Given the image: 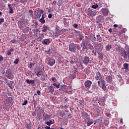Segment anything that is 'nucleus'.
Here are the masks:
<instances>
[{
  "mask_svg": "<svg viewBox=\"0 0 129 129\" xmlns=\"http://www.w3.org/2000/svg\"><path fill=\"white\" fill-rule=\"evenodd\" d=\"M82 47H83L82 50H94V47L93 45L91 44H88L87 42H83L81 44Z\"/></svg>",
  "mask_w": 129,
  "mask_h": 129,
  "instance_id": "nucleus-1",
  "label": "nucleus"
},
{
  "mask_svg": "<svg viewBox=\"0 0 129 129\" xmlns=\"http://www.w3.org/2000/svg\"><path fill=\"white\" fill-rule=\"evenodd\" d=\"M6 76L8 79H14V75H13V71L11 69L7 70L6 73Z\"/></svg>",
  "mask_w": 129,
  "mask_h": 129,
  "instance_id": "nucleus-2",
  "label": "nucleus"
},
{
  "mask_svg": "<svg viewBox=\"0 0 129 129\" xmlns=\"http://www.w3.org/2000/svg\"><path fill=\"white\" fill-rule=\"evenodd\" d=\"M95 78L96 81H101V80H104L102 79V75H101V74L99 73V72L96 73Z\"/></svg>",
  "mask_w": 129,
  "mask_h": 129,
  "instance_id": "nucleus-3",
  "label": "nucleus"
},
{
  "mask_svg": "<svg viewBox=\"0 0 129 129\" xmlns=\"http://www.w3.org/2000/svg\"><path fill=\"white\" fill-rule=\"evenodd\" d=\"M69 51L75 53L76 52V45L73 43H70L69 45Z\"/></svg>",
  "mask_w": 129,
  "mask_h": 129,
  "instance_id": "nucleus-4",
  "label": "nucleus"
},
{
  "mask_svg": "<svg viewBox=\"0 0 129 129\" xmlns=\"http://www.w3.org/2000/svg\"><path fill=\"white\" fill-rule=\"evenodd\" d=\"M62 31L60 30L59 29H55V32L53 34V37L54 38H58L60 35H61Z\"/></svg>",
  "mask_w": 129,
  "mask_h": 129,
  "instance_id": "nucleus-5",
  "label": "nucleus"
},
{
  "mask_svg": "<svg viewBox=\"0 0 129 129\" xmlns=\"http://www.w3.org/2000/svg\"><path fill=\"white\" fill-rule=\"evenodd\" d=\"M18 24L20 29H24V28L26 27V25H24L25 24V21L24 20H19Z\"/></svg>",
  "mask_w": 129,
  "mask_h": 129,
  "instance_id": "nucleus-6",
  "label": "nucleus"
},
{
  "mask_svg": "<svg viewBox=\"0 0 129 129\" xmlns=\"http://www.w3.org/2000/svg\"><path fill=\"white\" fill-rule=\"evenodd\" d=\"M92 84V82L90 80H87L84 83L85 88H87V89H89V88H90Z\"/></svg>",
  "mask_w": 129,
  "mask_h": 129,
  "instance_id": "nucleus-7",
  "label": "nucleus"
},
{
  "mask_svg": "<svg viewBox=\"0 0 129 129\" xmlns=\"http://www.w3.org/2000/svg\"><path fill=\"white\" fill-rule=\"evenodd\" d=\"M100 83L102 84V88L103 90H106V86H105V81L104 80H101V81H98V85H100Z\"/></svg>",
  "mask_w": 129,
  "mask_h": 129,
  "instance_id": "nucleus-8",
  "label": "nucleus"
},
{
  "mask_svg": "<svg viewBox=\"0 0 129 129\" xmlns=\"http://www.w3.org/2000/svg\"><path fill=\"white\" fill-rule=\"evenodd\" d=\"M55 90V87L51 85L50 86L47 87V89L46 90H48V92L51 93V94H53V93L54 92Z\"/></svg>",
  "mask_w": 129,
  "mask_h": 129,
  "instance_id": "nucleus-9",
  "label": "nucleus"
},
{
  "mask_svg": "<svg viewBox=\"0 0 129 129\" xmlns=\"http://www.w3.org/2000/svg\"><path fill=\"white\" fill-rule=\"evenodd\" d=\"M43 71H44V66L42 68L41 71H37L36 73V76L37 77H40L41 76H44V74H43Z\"/></svg>",
  "mask_w": 129,
  "mask_h": 129,
  "instance_id": "nucleus-10",
  "label": "nucleus"
},
{
  "mask_svg": "<svg viewBox=\"0 0 129 129\" xmlns=\"http://www.w3.org/2000/svg\"><path fill=\"white\" fill-rule=\"evenodd\" d=\"M87 15L89 17H94L96 14L95 13V12L92 11V10H89L87 12Z\"/></svg>",
  "mask_w": 129,
  "mask_h": 129,
  "instance_id": "nucleus-11",
  "label": "nucleus"
},
{
  "mask_svg": "<svg viewBox=\"0 0 129 129\" xmlns=\"http://www.w3.org/2000/svg\"><path fill=\"white\" fill-rule=\"evenodd\" d=\"M89 62H90V58H89V57L85 56L83 60L84 64H85V65H88Z\"/></svg>",
  "mask_w": 129,
  "mask_h": 129,
  "instance_id": "nucleus-12",
  "label": "nucleus"
},
{
  "mask_svg": "<svg viewBox=\"0 0 129 129\" xmlns=\"http://www.w3.org/2000/svg\"><path fill=\"white\" fill-rule=\"evenodd\" d=\"M47 64H49V66H53V65L55 64L54 59L52 58H49Z\"/></svg>",
  "mask_w": 129,
  "mask_h": 129,
  "instance_id": "nucleus-13",
  "label": "nucleus"
},
{
  "mask_svg": "<svg viewBox=\"0 0 129 129\" xmlns=\"http://www.w3.org/2000/svg\"><path fill=\"white\" fill-rule=\"evenodd\" d=\"M44 34H45V33H41L39 35H37L36 36L37 41H41V40L45 37Z\"/></svg>",
  "mask_w": 129,
  "mask_h": 129,
  "instance_id": "nucleus-14",
  "label": "nucleus"
},
{
  "mask_svg": "<svg viewBox=\"0 0 129 129\" xmlns=\"http://www.w3.org/2000/svg\"><path fill=\"white\" fill-rule=\"evenodd\" d=\"M101 11L102 12L103 16L105 17H106V16L108 15V10H107V8H102Z\"/></svg>",
  "mask_w": 129,
  "mask_h": 129,
  "instance_id": "nucleus-15",
  "label": "nucleus"
},
{
  "mask_svg": "<svg viewBox=\"0 0 129 129\" xmlns=\"http://www.w3.org/2000/svg\"><path fill=\"white\" fill-rule=\"evenodd\" d=\"M121 56L124 58V59H127V51L125 50H123V52L121 53Z\"/></svg>",
  "mask_w": 129,
  "mask_h": 129,
  "instance_id": "nucleus-16",
  "label": "nucleus"
},
{
  "mask_svg": "<svg viewBox=\"0 0 129 129\" xmlns=\"http://www.w3.org/2000/svg\"><path fill=\"white\" fill-rule=\"evenodd\" d=\"M32 29H37L38 27V22L33 21L31 24Z\"/></svg>",
  "mask_w": 129,
  "mask_h": 129,
  "instance_id": "nucleus-17",
  "label": "nucleus"
},
{
  "mask_svg": "<svg viewBox=\"0 0 129 129\" xmlns=\"http://www.w3.org/2000/svg\"><path fill=\"white\" fill-rule=\"evenodd\" d=\"M106 81L108 83H111L112 82V77L111 76H108L106 78Z\"/></svg>",
  "mask_w": 129,
  "mask_h": 129,
  "instance_id": "nucleus-18",
  "label": "nucleus"
},
{
  "mask_svg": "<svg viewBox=\"0 0 129 129\" xmlns=\"http://www.w3.org/2000/svg\"><path fill=\"white\" fill-rule=\"evenodd\" d=\"M48 29H49V27H48V26L46 25H43L42 28V32H43L42 33L47 32V31H48Z\"/></svg>",
  "mask_w": 129,
  "mask_h": 129,
  "instance_id": "nucleus-19",
  "label": "nucleus"
},
{
  "mask_svg": "<svg viewBox=\"0 0 129 129\" xmlns=\"http://www.w3.org/2000/svg\"><path fill=\"white\" fill-rule=\"evenodd\" d=\"M43 119L45 121H48L49 119H50V115H48L47 114H45V115H43Z\"/></svg>",
  "mask_w": 129,
  "mask_h": 129,
  "instance_id": "nucleus-20",
  "label": "nucleus"
},
{
  "mask_svg": "<svg viewBox=\"0 0 129 129\" xmlns=\"http://www.w3.org/2000/svg\"><path fill=\"white\" fill-rule=\"evenodd\" d=\"M6 83L8 84V86L11 89H14V86H12L13 84H14V81H11L10 83H8V82H6Z\"/></svg>",
  "mask_w": 129,
  "mask_h": 129,
  "instance_id": "nucleus-21",
  "label": "nucleus"
},
{
  "mask_svg": "<svg viewBox=\"0 0 129 129\" xmlns=\"http://www.w3.org/2000/svg\"><path fill=\"white\" fill-rule=\"evenodd\" d=\"M42 43L44 45H49L50 44V40L49 39H44Z\"/></svg>",
  "mask_w": 129,
  "mask_h": 129,
  "instance_id": "nucleus-22",
  "label": "nucleus"
},
{
  "mask_svg": "<svg viewBox=\"0 0 129 129\" xmlns=\"http://www.w3.org/2000/svg\"><path fill=\"white\" fill-rule=\"evenodd\" d=\"M67 88V86L65 85H62L60 86V87L59 89V90H60V91H64V90H65Z\"/></svg>",
  "mask_w": 129,
  "mask_h": 129,
  "instance_id": "nucleus-23",
  "label": "nucleus"
},
{
  "mask_svg": "<svg viewBox=\"0 0 129 129\" xmlns=\"http://www.w3.org/2000/svg\"><path fill=\"white\" fill-rule=\"evenodd\" d=\"M26 39H27V34H22V35L21 36L20 40H21L22 42H24V41H25V40Z\"/></svg>",
  "mask_w": 129,
  "mask_h": 129,
  "instance_id": "nucleus-24",
  "label": "nucleus"
},
{
  "mask_svg": "<svg viewBox=\"0 0 129 129\" xmlns=\"http://www.w3.org/2000/svg\"><path fill=\"white\" fill-rule=\"evenodd\" d=\"M96 41H97V42H102V38L100 36V35L98 34L96 35Z\"/></svg>",
  "mask_w": 129,
  "mask_h": 129,
  "instance_id": "nucleus-25",
  "label": "nucleus"
},
{
  "mask_svg": "<svg viewBox=\"0 0 129 129\" xmlns=\"http://www.w3.org/2000/svg\"><path fill=\"white\" fill-rule=\"evenodd\" d=\"M102 73H103L104 75H106L107 74V73L108 72V70L106 68H104L102 69Z\"/></svg>",
  "mask_w": 129,
  "mask_h": 129,
  "instance_id": "nucleus-26",
  "label": "nucleus"
},
{
  "mask_svg": "<svg viewBox=\"0 0 129 129\" xmlns=\"http://www.w3.org/2000/svg\"><path fill=\"white\" fill-rule=\"evenodd\" d=\"M26 126L28 129H31V121L28 120L26 122Z\"/></svg>",
  "mask_w": 129,
  "mask_h": 129,
  "instance_id": "nucleus-27",
  "label": "nucleus"
},
{
  "mask_svg": "<svg viewBox=\"0 0 129 129\" xmlns=\"http://www.w3.org/2000/svg\"><path fill=\"white\" fill-rule=\"evenodd\" d=\"M41 25H44L45 24V19L44 18V15H42L41 18L39 20Z\"/></svg>",
  "mask_w": 129,
  "mask_h": 129,
  "instance_id": "nucleus-28",
  "label": "nucleus"
},
{
  "mask_svg": "<svg viewBox=\"0 0 129 129\" xmlns=\"http://www.w3.org/2000/svg\"><path fill=\"white\" fill-rule=\"evenodd\" d=\"M92 123H93V121L92 120L90 119V118H88L87 126H89L91 125V124H92Z\"/></svg>",
  "mask_w": 129,
  "mask_h": 129,
  "instance_id": "nucleus-29",
  "label": "nucleus"
},
{
  "mask_svg": "<svg viewBox=\"0 0 129 129\" xmlns=\"http://www.w3.org/2000/svg\"><path fill=\"white\" fill-rule=\"evenodd\" d=\"M32 32H33L34 33V37H36V36L38 35V29L37 28H34V29H33Z\"/></svg>",
  "mask_w": 129,
  "mask_h": 129,
  "instance_id": "nucleus-30",
  "label": "nucleus"
},
{
  "mask_svg": "<svg viewBox=\"0 0 129 129\" xmlns=\"http://www.w3.org/2000/svg\"><path fill=\"white\" fill-rule=\"evenodd\" d=\"M26 82L28 83V84H34V83H35V80H30H30L27 79L26 80Z\"/></svg>",
  "mask_w": 129,
  "mask_h": 129,
  "instance_id": "nucleus-31",
  "label": "nucleus"
},
{
  "mask_svg": "<svg viewBox=\"0 0 129 129\" xmlns=\"http://www.w3.org/2000/svg\"><path fill=\"white\" fill-rule=\"evenodd\" d=\"M24 33H29V31H31V28L29 27H25V28L23 30Z\"/></svg>",
  "mask_w": 129,
  "mask_h": 129,
  "instance_id": "nucleus-32",
  "label": "nucleus"
},
{
  "mask_svg": "<svg viewBox=\"0 0 129 129\" xmlns=\"http://www.w3.org/2000/svg\"><path fill=\"white\" fill-rule=\"evenodd\" d=\"M62 21L63 22L64 26H68V25H69V22H67V19H66V18H63Z\"/></svg>",
  "mask_w": 129,
  "mask_h": 129,
  "instance_id": "nucleus-33",
  "label": "nucleus"
},
{
  "mask_svg": "<svg viewBox=\"0 0 129 129\" xmlns=\"http://www.w3.org/2000/svg\"><path fill=\"white\" fill-rule=\"evenodd\" d=\"M112 46L110 44H108L106 46L105 49L106 51H110V49H111Z\"/></svg>",
  "mask_w": 129,
  "mask_h": 129,
  "instance_id": "nucleus-34",
  "label": "nucleus"
},
{
  "mask_svg": "<svg viewBox=\"0 0 129 129\" xmlns=\"http://www.w3.org/2000/svg\"><path fill=\"white\" fill-rule=\"evenodd\" d=\"M90 40H91V41H96V37H95V35L92 34L90 35Z\"/></svg>",
  "mask_w": 129,
  "mask_h": 129,
  "instance_id": "nucleus-35",
  "label": "nucleus"
},
{
  "mask_svg": "<svg viewBox=\"0 0 129 129\" xmlns=\"http://www.w3.org/2000/svg\"><path fill=\"white\" fill-rule=\"evenodd\" d=\"M102 20V16H98L97 18V21H98V23H100L101 22V20Z\"/></svg>",
  "mask_w": 129,
  "mask_h": 129,
  "instance_id": "nucleus-36",
  "label": "nucleus"
},
{
  "mask_svg": "<svg viewBox=\"0 0 129 129\" xmlns=\"http://www.w3.org/2000/svg\"><path fill=\"white\" fill-rule=\"evenodd\" d=\"M124 69L125 70H128V63H125L123 64Z\"/></svg>",
  "mask_w": 129,
  "mask_h": 129,
  "instance_id": "nucleus-37",
  "label": "nucleus"
},
{
  "mask_svg": "<svg viewBox=\"0 0 129 129\" xmlns=\"http://www.w3.org/2000/svg\"><path fill=\"white\" fill-rule=\"evenodd\" d=\"M98 57L100 59H103V53L99 52L98 53Z\"/></svg>",
  "mask_w": 129,
  "mask_h": 129,
  "instance_id": "nucleus-38",
  "label": "nucleus"
},
{
  "mask_svg": "<svg viewBox=\"0 0 129 129\" xmlns=\"http://www.w3.org/2000/svg\"><path fill=\"white\" fill-rule=\"evenodd\" d=\"M123 48L121 47H118V52H119V53H120V54H121V53H122L123 52Z\"/></svg>",
  "mask_w": 129,
  "mask_h": 129,
  "instance_id": "nucleus-39",
  "label": "nucleus"
},
{
  "mask_svg": "<svg viewBox=\"0 0 129 129\" xmlns=\"http://www.w3.org/2000/svg\"><path fill=\"white\" fill-rule=\"evenodd\" d=\"M37 119H42L43 118V116H42V114L39 113L37 115Z\"/></svg>",
  "mask_w": 129,
  "mask_h": 129,
  "instance_id": "nucleus-40",
  "label": "nucleus"
},
{
  "mask_svg": "<svg viewBox=\"0 0 129 129\" xmlns=\"http://www.w3.org/2000/svg\"><path fill=\"white\" fill-rule=\"evenodd\" d=\"M53 85V86H55L57 89L58 88H60V84L57 85L56 83H54Z\"/></svg>",
  "mask_w": 129,
  "mask_h": 129,
  "instance_id": "nucleus-41",
  "label": "nucleus"
},
{
  "mask_svg": "<svg viewBox=\"0 0 129 129\" xmlns=\"http://www.w3.org/2000/svg\"><path fill=\"white\" fill-rule=\"evenodd\" d=\"M83 116L84 117H85V118H88V114H87V113H84L83 114Z\"/></svg>",
  "mask_w": 129,
  "mask_h": 129,
  "instance_id": "nucleus-42",
  "label": "nucleus"
},
{
  "mask_svg": "<svg viewBox=\"0 0 129 129\" xmlns=\"http://www.w3.org/2000/svg\"><path fill=\"white\" fill-rule=\"evenodd\" d=\"M93 89H94V90H97L98 89V87L96 85H94L93 87Z\"/></svg>",
  "mask_w": 129,
  "mask_h": 129,
  "instance_id": "nucleus-43",
  "label": "nucleus"
},
{
  "mask_svg": "<svg viewBox=\"0 0 129 129\" xmlns=\"http://www.w3.org/2000/svg\"><path fill=\"white\" fill-rule=\"evenodd\" d=\"M92 9H97V8H98V5H97V4L92 5Z\"/></svg>",
  "mask_w": 129,
  "mask_h": 129,
  "instance_id": "nucleus-44",
  "label": "nucleus"
},
{
  "mask_svg": "<svg viewBox=\"0 0 129 129\" xmlns=\"http://www.w3.org/2000/svg\"><path fill=\"white\" fill-rule=\"evenodd\" d=\"M9 10H10L9 13H10V14H14V10H13V8H9Z\"/></svg>",
  "mask_w": 129,
  "mask_h": 129,
  "instance_id": "nucleus-45",
  "label": "nucleus"
},
{
  "mask_svg": "<svg viewBox=\"0 0 129 129\" xmlns=\"http://www.w3.org/2000/svg\"><path fill=\"white\" fill-rule=\"evenodd\" d=\"M5 22V19H4V18L2 17L0 19V25L2 24V23H4Z\"/></svg>",
  "mask_w": 129,
  "mask_h": 129,
  "instance_id": "nucleus-46",
  "label": "nucleus"
},
{
  "mask_svg": "<svg viewBox=\"0 0 129 129\" xmlns=\"http://www.w3.org/2000/svg\"><path fill=\"white\" fill-rule=\"evenodd\" d=\"M51 79H52V81H53V82H57V79L54 77H52L51 78Z\"/></svg>",
  "mask_w": 129,
  "mask_h": 129,
  "instance_id": "nucleus-47",
  "label": "nucleus"
},
{
  "mask_svg": "<svg viewBox=\"0 0 129 129\" xmlns=\"http://www.w3.org/2000/svg\"><path fill=\"white\" fill-rule=\"evenodd\" d=\"M126 50L127 52V59H128V60H129V48H127V49H126Z\"/></svg>",
  "mask_w": 129,
  "mask_h": 129,
  "instance_id": "nucleus-48",
  "label": "nucleus"
},
{
  "mask_svg": "<svg viewBox=\"0 0 129 129\" xmlns=\"http://www.w3.org/2000/svg\"><path fill=\"white\" fill-rule=\"evenodd\" d=\"M11 42L12 44H16V39L14 38L13 40H11Z\"/></svg>",
  "mask_w": 129,
  "mask_h": 129,
  "instance_id": "nucleus-49",
  "label": "nucleus"
},
{
  "mask_svg": "<svg viewBox=\"0 0 129 129\" xmlns=\"http://www.w3.org/2000/svg\"><path fill=\"white\" fill-rule=\"evenodd\" d=\"M19 63V58H16L14 61V64H18Z\"/></svg>",
  "mask_w": 129,
  "mask_h": 129,
  "instance_id": "nucleus-50",
  "label": "nucleus"
},
{
  "mask_svg": "<svg viewBox=\"0 0 129 129\" xmlns=\"http://www.w3.org/2000/svg\"><path fill=\"white\" fill-rule=\"evenodd\" d=\"M45 123H46V124H47L49 126H50V125H51V123L49 122V121L45 122Z\"/></svg>",
  "mask_w": 129,
  "mask_h": 129,
  "instance_id": "nucleus-51",
  "label": "nucleus"
},
{
  "mask_svg": "<svg viewBox=\"0 0 129 129\" xmlns=\"http://www.w3.org/2000/svg\"><path fill=\"white\" fill-rule=\"evenodd\" d=\"M51 50L49 49L47 51V54L48 55H51L52 54V52L50 51Z\"/></svg>",
  "mask_w": 129,
  "mask_h": 129,
  "instance_id": "nucleus-52",
  "label": "nucleus"
},
{
  "mask_svg": "<svg viewBox=\"0 0 129 129\" xmlns=\"http://www.w3.org/2000/svg\"><path fill=\"white\" fill-rule=\"evenodd\" d=\"M41 16H42L41 14H37V15H36L37 19H40V18H41Z\"/></svg>",
  "mask_w": 129,
  "mask_h": 129,
  "instance_id": "nucleus-53",
  "label": "nucleus"
},
{
  "mask_svg": "<svg viewBox=\"0 0 129 129\" xmlns=\"http://www.w3.org/2000/svg\"><path fill=\"white\" fill-rule=\"evenodd\" d=\"M26 104H28V100H25L22 105H26Z\"/></svg>",
  "mask_w": 129,
  "mask_h": 129,
  "instance_id": "nucleus-54",
  "label": "nucleus"
},
{
  "mask_svg": "<svg viewBox=\"0 0 129 129\" xmlns=\"http://www.w3.org/2000/svg\"><path fill=\"white\" fill-rule=\"evenodd\" d=\"M70 63H71V64H74V59H73V58H72L71 59Z\"/></svg>",
  "mask_w": 129,
  "mask_h": 129,
  "instance_id": "nucleus-55",
  "label": "nucleus"
},
{
  "mask_svg": "<svg viewBox=\"0 0 129 129\" xmlns=\"http://www.w3.org/2000/svg\"><path fill=\"white\" fill-rule=\"evenodd\" d=\"M3 60H4V57H3V56L0 55V62H2V61H3Z\"/></svg>",
  "mask_w": 129,
  "mask_h": 129,
  "instance_id": "nucleus-56",
  "label": "nucleus"
},
{
  "mask_svg": "<svg viewBox=\"0 0 129 129\" xmlns=\"http://www.w3.org/2000/svg\"><path fill=\"white\" fill-rule=\"evenodd\" d=\"M49 122L51 124H53V123H54V119H52V120H49Z\"/></svg>",
  "mask_w": 129,
  "mask_h": 129,
  "instance_id": "nucleus-57",
  "label": "nucleus"
},
{
  "mask_svg": "<svg viewBox=\"0 0 129 129\" xmlns=\"http://www.w3.org/2000/svg\"><path fill=\"white\" fill-rule=\"evenodd\" d=\"M67 31H69L68 29H62V32H63V33H64V32H67Z\"/></svg>",
  "mask_w": 129,
  "mask_h": 129,
  "instance_id": "nucleus-58",
  "label": "nucleus"
},
{
  "mask_svg": "<svg viewBox=\"0 0 129 129\" xmlns=\"http://www.w3.org/2000/svg\"><path fill=\"white\" fill-rule=\"evenodd\" d=\"M7 54V55H8V56L12 55V53L10 51H9V50L8 51Z\"/></svg>",
  "mask_w": 129,
  "mask_h": 129,
  "instance_id": "nucleus-59",
  "label": "nucleus"
},
{
  "mask_svg": "<svg viewBox=\"0 0 129 129\" xmlns=\"http://www.w3.org/2000/svg\"><path fill=\"white\" fill-rule=\"evenodd\" d=\"M48 18H49V19H52V14H48Z\"/></svg>",
  "mask_w": 129,
  "mask_h": 129,
  "instance_id": "nucleus-60",
  "label": "nucleus"
},
{
  "mask_svg": "<svg viewBox=\"0 0 129 129\" xmlns=\"http://www.w3.org/2000/svg\"><path fill=\"white\" fill-rule=\"evenodd\" d=\"M36 92L38 95H41V92L40 91L37 90Z\"/></svg>",
  "mask_w": 129,
  "mask_h": 129,
  "instance_id": "nucleus-61",
  "label": "nucleus"
},
{
  "mask_svg": "<svg viewBox=\"0 0 129 129\" xmlns=\"http://www.w3.org/2000/svg\"><path fill=\"white\" fill-rule=\"evenodd\" d=\"M34 107H36V105H37V101H34V103H33Z\"/></svg>",
  "mask_w": 129,
  "mask_h": 129,
  "instance_id": "nucleus-62",
  "label": "nucleus"
},
{
  "mask_svg": "<svg viewBox=\"0 0 129 129\" xmlns=\"http://www.w3.org/2000/svg\"><path fill=\"white\" fill-rule=\"evenodd\" d=\"M74 27L75 28H77V27H78V24H76V23L74 24Z\"/></svg>",
  "mask_w": 129,
  "mask_h": 129,
  "instance_id": "nucleus-63",
  "label": "nucleus"
},
{
  "mask_svg": "<svg viewBox=\"0 0 129 129\" xmlns=\"http://www.w3.org/2000/svg\"><path fill=\"white\" fill-rule=\"evenodd\" d=\"M29 14H30L31 15H33V10H29Z\"/></svg>",
  "mask_w": 129,
  "mask_h": 129,
  "instance_id": "nucleus-64",
  "label": "nucleus"
}]
</instances>
